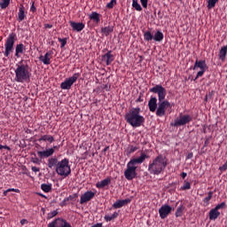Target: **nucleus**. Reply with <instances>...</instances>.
I'll return each instance as SVG.
<instances>
[{
    "label": "nucleus",
    "mask_w": 227,
    "mask_h": 227,
    "mask_svg": "<svg viewBox=\"0 0 227 227\" xmlns=\"http://www.w3.org/2000/svg\"><path fill=\"white\" fill-rule=\"evenodd\" d=\"M149 92L158 94V107H156V116L161 118L166 115V110L172 108V105L166 99L167 90L161 84H156L149 89Z\"/></svg>",
    "instance_id": "obj_1"
},
{
    "label": "nucleus",
    "mask_w": 227,
    "mask_h": 227,
    "mask_svg": "<svg viewBox=\"0 0 227 227\" xmlns=\"http://www.w3.org/2000/svg\"><path fill=\"white\" fill-rule=\"evenodd\" d=\"M150 156L147 155L145 153L142 152L141 155L137 158L131 159L129 163L127 164V169L124 171V176L128 181H132L137 177V164H143L145 160L149 159Z\"/></svg>",
    "instance_id": "obj_2"
},
{
    "label": "nucleus",
    "mask_w": 227,
    "mask_h": 227,
    "mask_svg": "<svg viewBox=\"0 0 227 227\" xmlns=\"http://www.w3.org/2000/svg\"><path fill=\"white\" fill-rule=\"evenodd\" d=\"M168 166V159L163 154H158L157 157L149 162L148 172L153 176L161 175Z\"/></svg>",
    "instance_id": "obj_3"
},
{
    "label": "nucleus",
    "mask_w": 227,
    "mask_h": 227,
    "mask_svg": "<svg viewBox=\"0 0 227 227\" xmlns=\"http://www.w3.org/2000/svg\"><path fill=\"white\" fill-rule=\"evenodd\" d=\"M139 106L131 108L125 115V120L133 128H140L145 124V118L140 114Z\"/></svg>",
    "instance_id": "obj_4"
},
{
    "label": "nucleus",
    "mask_w": 227,
    "mask_h": 227,
    "mask_svg": "<svg viewBox=\"0 0 227 227\" xmlns=\"http://www.w3.org/2000/svg\"><path fill=\"white\" fill-rule=\"evenodd\" d=\"M32 74L27 61H25V63L23 60L20 61L19 64H17V68L15 70V81L20 83L28 82Z\"/></svg>",
    "instance_id": "obj_5"
},
{
    "label": "nucleus",
    "mask_w": 227,
    "mask_h": 227,
    "mask_svg": "<svg viewBox=\"0 0 227 227\" xmlns=\"http://www.w3.org/2000/svg\"><path fill=\"white\" fill-rule=\"evenodd\" d=\"M56 173L64 177H67L71 174V167L69 166V160L67 158L59 161L56 167Z\"/></svg>",
    "instance_id": "obj_6"
},
{
    "label": "nucleus",
    "mask_w": 227,
    "mask_h": 227,
    "mask_svg": "<svg viewBox=\"0 0 227 227\" xmlns=\"http://www.w3.org/2000/svg\"><path fill=\"white\" fill-rule=\"evenodd\" d=\"M192 121V117L190 114L182 115L179 114V117L174 120V122H170V126L172 127H182L189 124Z\"/></svg>",
    "instance_id": "obj_7"
},
{
    "label": "nucleus",
    "mask_w": 227,
    "mask_h": 227,
    "mask_svg": "<svg viewBox=\"0 0 227 227\" xmlns=\"http://www.w3.org/2000/svg\"><path fill=\"white\" fill-rule=\"evenodd\" d=\"M81 76L80 73H74L73 76L67 78L65 82H61L60 88L63 90H69L74 83L76 82L78 78Z\"/></svg>",
    "instance_id": "obj_8"
},
{
    "label": "nucleus",
    "mask_w": 227,
    "mask_h": 227,
    "mask_svg": "<svg viewBox=\"0 0 227 227\" xmlns=\"http://www.w3.org/2000/svg\"><path fill=\"white\" fill-rule=\"evenodd\" d=\"M15 38H16V34L12 33L6 40L5 51H4V56L6 58L9 57V55L11 54V52L13 50V46H14V43H15Z\"/></svg>",
    "instance_id": "obj_9"
},
{
    "label": "nucleus",
    "mask_w": 227,
    "mask_h": 227,
    "mask_svg": "<svg viewBox=\"0 0 227 227\" xmlns=\"http://www.w3.org/2000/svg\"><path fill=\"white\" fill-rule=\"evenodd\" d=\"M60 147H61V145H54L53 147L44 151H37V155L41 158V160L49 158L53 155V153H55V150L59 151Z\"/></svg>",
    "instance_id": "obj_10"
},
{
    "label": "nucleus",
    "mask_w": 227,
    "mask_h": 227,
    "mask_svg": "<svg viewBox=\"0 0 227 227\" xmlns=\"http://www.w3.org/2000/svg\"><path fill=\"white\" fill-rule=\"evenodd\" d=\"M48 227H72V225L66 219L58 217L52 222L49 223Z\"/></svg>",
    "instance_id": "obj_11"
},
{
    "label": "nucleus",
    "mask_w": 227,
    "mask_h": 227,
    "mask_svg": "<svg viewBox=\"0 0 227 227\" xmlns=\"http://www.w3.org/2000/svg\"><path fill=\"white\" fill-rule=\"evenodd\" d=\"M172 207L168 204L161 205V207L158 209V213L160 214V218L166 219L168 215L171 213Z\"/></svg>",
    "instance_id": "obj_12"
},
{
    "label": "nucleus",
    "mask_w": 227,
    "mask_h": 227,
    "mask_svg": "<svg viewBox=\"0 0 227 227\" xmlns=\"http://www.w3.org/2000/svg\"><path fill=\"white\" fill-rule=\"evenodd\" d=\"M94 197H95L94 192L87 191L83 194H82L81 199H80V204L83 205V204L90 201L91 200H93Z\"/></svg>",
    "instance_id": "obj_13"
},
{
    "label": "nucleus",
    "mask_w": 227,
    "mask_h": 227,
    "mask_svg": "<svg viewBox=\"0 0 227 227\" xmlns=\"http://www.w3.org/2000/svg\"><path fill=\"white\" fill-rule=\"evenodd\" d=\"M114 61V56L112 54V51H108L102 56V62H106L107 67L111 66Z\"/></svg>",
    "instance_id": "obj_14"
},
{
    "label": "nucleus",
    "mask_w": 227,
    "mask_h": 227,
    "mask_svg": "<svg viewBox=\"0 0 227 227\" xmlns=\"http://www.w3.org/2000/svg\"><path fill=\"white\" fill-rule=\"evenodd\" d=\"M69 24H70L71 27L73 28L74 32L80 33L85 27V25L82 22L69 21Z\"/></svg>",
    "instance_id": "obj_15"
},
{
    "label": "nucleus",
    "mask_w": 227,
    "mask_h": 227,
    "mask_svg": "<svg viewBox=\"0 0 227 227\" xmlns=\"http://www.w3.org/2000/svg\"><path fill=\"white\" fill-rule=\"evenodd\" d=\"M131 202V199L127 198L125 200H119L113 204V207L115 209L121 208Z\"/></svg>",
    "instance_id": "obj_16"
},
{
    "label": "nucleus",
    "mask_w": 227,
    "mask_h": 227,
    "mask_svg": "<svg viewBox=\"0 0 227 227\" xmlns=\"http://www.w3.org/2000/svg\"><path fill=\"white\" fill-rule=\"evenodd\" d=\"M198 68L200 70H207L208 67L207 65L206 60H203V59L199 60L197 59V60H195V65H193V70H197Z\"/></svg>",
    "instance_id": "obj_17"
},
{
    "label": "nucleus",
    "mask_w": 227,
    "mask_h": 227,
    "mask_svg": "<svg viewBox=\"0 0 227 227\" xmlns=\"http://www.w3.org/2000/svg\"><path fill=\"white\" fill-rule=\"evenodd\" d=\"M51 55H52V51H49L45 53L44 56L41 55L39 57V60L41 62H43L45 66H49V65H51V58L50 57H51Z\"/></svg>",
    "instance_id": "obj_18"
},
{
    "label": "nucleus",
    "mask_w": 227,
    "mask_h": 227,
    "mask_svg": "<svg viewBox=\"0 0 227 227\" xmlns=\"http://www.w3.org/2000/svg\"><path fill=\"white\" fill-rule=\"evenodd\" d=\"M157 98L156 97H151L149 99L148 106H149V112L155 113L157 110Z\"/></svg>",
    "instance_id": "obj_19"
},
{
    "label": "nucleus",
    "mask_w": 227,
    "mask_h": 227,
    "mask_svg": "<svg viewBox=\"0 0 227 227\" xmlns=\"http://www.w3.org/2000/svg\"><path fill=\"white\" fill-rule=\"evenodd\" d=\"M25 19H26L25 7H24L23 4H20V6L19 8V13H18L17 20L19 22H22V21H24Z\"/></svg>",
    "instance_id": "obj_20"
},
{
    "label": "nucleus",
    "mask_w": 227,
    "mask_h": 227,
    "mask_svg": "<svg viewBox=\"0 0 227 227\" xmlns=\"http://www.w3.org/2000/svg\"><path fill=\"white\" fill-rule=\"evenodd\" d=\"M227 56V46H223L219 50L218 58L222 62H224Z\"/></svg>",
    "instance_id": "obj_21"
},
{
    "label": "nucleus",
    "mask_w": 227,
    "mask_h": 227,
    "mask_svg": "<svg viewBox=\"0 0 227 227\" xmlns=\"http://www.w3.org/2000/svg\"><path fill=\"white\" fill-rule=\"evenodd\" d=\"M110 184H111V178L107 177V178L101 180L100 182H98L96 186L98 189H103V188L108 186Z\"/></svg>",
    "instance_id": "obj_22"
},
{
    "label": "nucleus",
    "mask_w": 227,
    "mask_h": 227,
    "mask_svg": "<svg viewBox=\"0 0 227 227\" xmlns=\"http://www.w3.org/2000/svg\"><path fill=\"white\" fill-rule=\"evenodd\" d=\"M164 39V34L158 30L156 33H154V35H153V40L156 43H161Z\"/></svg>",
    "instance_id": "obj_23"
},
{
    "label": "nucleus",
    "mask_w": 227,
    "mask_h": 227,
    "mask_svg": "<svg viewBox=\"0 0 227 227\" xmlns=\"http://www.w3.org/2000/svg\"><path fill=\"white\" fill-rule=\"evenodd\" d=\"M221 213L219 210H216L215 208H212L209 210V220L215 221L219 216Z\"/></svg>",
    "instance_id": "obj_24"
},
{
    "label": "nucleus",
    "mask_w": 227,
    "mask_h": 227,
    "mask_svg": "<svg viewBox=\"0 0 227 227\" xmlns=\"http://www.w3.org/2000/svg\"><path fill=\"white\" fill-rule=\"evenodd\" d=\"M58 164H59V160H58V158L55 156V157H51L48 160V168H53L54 167H58Z\"/></svg>",
    "instance_id": "obj_25"
},
{
    "label": "nucleus",
    "mask_w": 227,
    "mask_h": 227,
    "mask_svg": "<svg viewBox=\"0 0 227 227\" xmlns=\"http://www.w3.org/2000/svg\"><path fill=\"white\" fill-rule=\"evenodd\" d=\"M101 15L97 12H92L90 15V20L94 21L96 24H99Z\"/></svg>",
    "instance_id": "obj_26"
},
{
    "label": "nucleus",
    "mask_w": 227,
    "mask_h": 227,
    "mask_svg": "<svg viewBox=\"0 0 227 227\" xmlns=\"http://www.w3.org/2000/svg\"><path fill=\"white\" fill-rule=\"evenodd\" d=\"M49 142L50 144H52L55 142V138L51 135H43L39 138V142Z\"/></svg>",
    "instance_id": "obj_27"
},
{
    "label": "nucleus",
    "mask_w": 227,
    "mask_h": 227,
    "mask_svg": "<svg viewBox=\"0 0 227 227\" xmlns=\"http://www.w3.org/2000/svg\"><path fill=\"white\" fill-rule=\"evenodd\" d=\"M24 51H26V49H25V46H24V44L23 43H19V44H17V46H16V50H15V56L17 57V58H20V54H23L24 53Z\"/></svg>",
    "instance_id": "obj_28"
},
{
    "label": "nucleus",
    "mask_w": 227,
    "mask_h": 227,
    "mask_svg": "<svg viewBox=\"0 0 227 227\" xmlns=\"http://www.w3.org/2000/svg\"><path fill=\"white\" fill-rule=\"evenodd\" d=\"M114 32V27L108 26L102 27L101 33L104 34L106 37L109 36Z\"/></svg>",
    "instance_id": "obj_29"
},
{
    "label": "nucleus",
    "mask_w": 227,
    "mask_h": 227,
    "mask_svg": "<svg viewBox=\"0 0 227 227\" xmlns=\"http://www.w3.org/2000/svg\"><path fill=\"white\" fill-rule=\"evenodd\" d=\"M184 210L185 207L184 205H179V207H177V209H176V217H182Z\"/></svg>",
    "instance_id": "obj_30"
},
{
    "label": "nucleus",
    "mask_w": 227,
    "mask_h": 227,
    "mask_svg": "<svg viewBox=\"0 0 227 227\" xmlns=\"http://www.w3.org/2000/svg\"><path fill=\"white\" fill-rule=\"evenodd\" d=\"M139 149L138 146H134L133 145H129V147L126 150L127 156H129L130 154L134 153Z\"/></svg>",
    "instance_id": "obj_31"
},
{
    "label": "nucleus",
    "mask_w": 227,
    "mask_h": 227,
    "mask_svg": "<svg viewBox=\"0 0 227 227\" xmlns=\"http://www.w3.org/2000/svg\"><path fill=\"white\" fill-rule=\"evenodd\" d=\"M41 189H42L43 192L48 193L51 191L52 184H41Z\"/></svg>",
    "instance_id": "obj_32"
},
{
    "label": "nucleus",
    "mask_w": 227,
    "mask_h": 227,
    "mask_svg": "<svg viewBox=\"0 0 227 227\" xmlns=\"http://www.w3.org/2000/svg\"><path fill=\"white\" fill-rule=\"evenodd\" d=\"M144 38L145 42H152L153 40V35L150 30L145 32Z\"/></svg>",
    "instance_id": "obj_33"
},
{
    "label": "nucleus",
    "mask_w": 227,
    "mask_h": 227,
    "mask_svg": "<svg viewBox=\"0 0 227 227\" xmlns=\"http://www.w3.org/2000/svg\"><path fill=\"white\" fill-rule=\"evenodd\" d=\"M118 216H119V213L115 211L112 215H105V220L106 222H111V221L116 219Z\"/></svg>",
    "instance_id": "obj_34"
},
{
    "label": "nucleus",
    "mask_w": 227,
    "mask_h": 227,
    "mask_svg": "<svg viewBox=\"0 0 227 227\" xmlns=\"http://www.w3.org/2000/svg\"><path fill=\"white\" fill-rule=\"evenodd\" d=\"M219 0H208L207 1V10H212L215 7Z\"/></svg>",
    "instance_id": "obj_35"
},
{
    "label": "nucleus",
    "mask_w": 227,
    "mask_h": 227,
    "mask_svg": "<svg viewBox=\"0 0 227 227\" xmlns=\"http://www.w3.org/2000/svg\"><path fill=\"white\" fill-rule=\"evenodd\" d=\"M213 195H214L213 191H209L207 192V197L204 198V200H203L204 203H206V206H207L209 204V201L212 200Z\"/></svg>",
    "instance_id": "obj_36"
},
{
    "label": "nucleus",
    "mask_w": 227,
    "mask_h": 227,
    "mask_svg": "<svg viewBox=\"0 0 227 227\" xmlns=\"http://www.w3.org/2000/svg\"><path fill=\"white\" fill-rule=\"evenodd\" d=\"M132 6H133V8L136 9V11H137V12H142V11H143L142 6L138 4V1H137V0H133Z\"/></svg>",
    "instance_id": "obj_37"
},
{
    "label": "nucleus",
    "mask_w": 227,
    "mask_h": 227,
    "mask_svg": "<svg viewBox=\"0 0 227 227\" xmlns=\"http://www.w3.org/2000/svg\"><path fill=\"white\" fill-rule=\"evenodd\" d=\"M10 5V0H2L0 2V7L2 10H5Z\"/></svg>",
    "instance_id": "obj_38"
},
{
    "label": "nucleus",
    "mask_w": 227,
    "mask_h": 227,
    "mask_svg": "<svg viewBox=\"0 0 227 227\" xmlns=\"http://www.w3.org/2000/svg\"><path fill=\"white\" fill-rule=\"evenodd\" d=\"M191 190V183L189 181H184V184L181 186V191H188Z\"/></svg>",
    "instance_id": "obj_39"
},
{
    "label": "nucleus",
    "mask_w": 227,
    "mask_h": 227,
    "mask_svg": "<svg viewBox=\"0 0 227 227\" xmlns=\"http://www.w3.org/2000/svg\"><path fill=\"white\" fill-rule=\"evenodd\" d=\"M58 214H59L58 210H53V211L48 213V215H47V219H48V220H51V219H52L53 217H55Z\"/></svg>",
    "instance_id": "obj_40"
},
{
    "label": "nucleus",
    "mask_w": 227,
    "mask_h": 227,
    "mask_svg": "<svg viewBox=\"0 0 227 227\" xmlns=\"http://www.w3.org/2000/svg\"><path fill=\"white\" fill-rule=\"evenodd\" d=\"M225 207H226V202L223 201V202L219 203L218 205H216V207H215V209L219 211V209H224Z\"/></svg>",
    "instance_id": "obj_41"
},
{
    "label": "nucleus",
    "mask_w": 227,
    "mask_h": 227,
    "mask_svg": "<svg viewBox=\"0 0 227 227\" xmlns=\"http://www.w3.org/2000/svg\"><path fill=\"white\" fill-rule=\"evenodd\" d=\"M116 4H117V0H111V2L107 4L106 8L112 10Z\"/></svg>",
    "instance_id": "obj_42"
},
{
    "label": "nucleus",
    "mask_w": 227,
    "mask_h": 227,
    "mask_svg": "<svg viewBox=\"0 0 227 227\" xmlns=\"http://www.w3.org/2000/svg\"><path fill=\"white\" fill-rule=\"evenodd\" d=\"M58 41H59V43H61V49H63V48L67 45V38H61V37H59V38H58Z\"/></svg>",
    "instance_id": "obj_43"
},
{
    "label": "nucleus",
    "mask_w": 227,
    "mask_h": 227,
    "mask_svg": "<svg viewBox=\"0 0 227 227\" xmlns=\"http://www.w3.org/2000/svg\"><path fill=\"white\" fill-rule=\"evenodd\" d=\"M31 162L36 165H40L41 160L35 154V156L31 158Z\"/></svg>",
    "instance_id": "obj_44"
},
{
    "label": "nucleus",
    "mask_w": 227,
    "mask_h": 227,
    "mask_svg": "<svg viewBox=\"0 0 227 227\" xmlns=\"http://www.w3.org/2000/svg\"><path fill=\"white\" fill-rule=\"evenodd\" d=\"M176 185H177L176 182H172V183L168 184V188H170L171 192H176Z\"/></svg>",
    "instance_id": "obj_45"
},
{
    "label": "nucleus",
    "mask_w": 227,
    "mask_h": 227,
    "mask_svg": "<svg viewBox=\"0 0 227 227\" xmlns=\"http://www.w3.org/2000/svg\"><path fill=\"white\" fill-rule=\"evenodd\" d=\"M220 172H225L227 170V160L218 168Z\"/></svg>",
    "instance_id": "obj_46"
},
{
    "label": "nucleus",
    "mask_w": 227,
    "mask_h": 227,
    "mask_svg": "<svg viewBox=\"0 0 227 227\" xmlns=\"http://www.w3.org/2000/svg\"><path fill=\"white\" fill-rule=\"evenodd\" d=\"M78 198V193H74L72 195H69L68 197H67V200L68 201H72L74 200V199H77Z\"/></svg>",
    "instance_id": "obj_47"
},
{
    "label": "nucleus",
    "mask_w": 227,
    "mask_h": 227,
    "mask_svg": "<svg viewBox=\"0 0 227 227\" xmlns=\"http://www.w3.org/2000/svg\"><path fill=\"white\" fill-rule=\"evenodd\" d=\"M67 202H68V200H67V198L66 197V198L60 202L59 206H60L61 207H66V206H67Z\"/></svg>",
    "instance_id": "obj_48"
},
{
    "label": "nucleus",
    "mask_w": 227,
    "mask_h": 227,
    "mask_svg": "<svg viewBox=\"0 0 227 227\" xmlns=\"http://www.w3.org/2000/svg\"><path fill=\"white\" fill-rule=\"evenodd\" d=\"M206 71H207V69H200V71H199V73H197V78L202 77Z\"/></svg>",
    "instance_id": "obj_49"
},
{
    "label": "nucleus",
    "mask_w": 227,
    "mask_h": 227,
    "mask_svg": "<svg viewBox=\"0 0 227 227\" xmlns=\"http://www.w3.org/2000/svg\"><path fill=\"white\" fill-rule=\"evenodd\" d=\"M142 6L146 9L148 6V0H140Z\"/></svg>",
    "instance_id": "obj_50"
},
{
    "label": "nucleus",
    "mask_w": 227,
    "mask_h": 227,
    "mask_svg": "<svg viewBox=\"0 0 227 227\" xmlns=\"http://www.w3.org/2000/svg\"><path fill=\"white\" fill-rule=\"evenodd\" d=\"M7 192H17V193H20V189H16V188H9V189H7Z\"/></svg>",
    "instance_id": "obj_51"
},
{
    "label": "nucleus",
    "mask_w": 227,
    "mask_h": 227,
    "mask_svg": "<svg viewBox=\"0 0 227 227\" xmlns=\"http://www.w3.org/2000/svg\"><path fill=\"white\" fill-rule=\"evenodd\" d=\"M31 169H32V171H33L34 173H35V174L38 173V172H40V168L35 167V166H32Z\"/></svg>",
    "instance_id": "obj_52"
},
{
    "label": "nucleus",
    "mask_w": 227,
    "mask_h": 227,
    "mask_svg": "<svg viewBox=\"0 0 227 227\" xmlns=\"http://www.w3.org/2000/svg\"><path fill=\"white\" fill-rule=\"evenodd\" d=\"M192 158H193V153L192 152L188 153V154L186 155V160H192Z\"/></svg>",
    "instance_id": "obj_53"
},
{
    "label": "nucleus",
    "mask_w": 227,
    "mask_h": 227,
    "mask_svg": "<svg viewBox=\"0 0 227 227\" xmlns=\"http://www.w3.org/2000/svg\"><path fill=\"white\" fill-rule=\"evenodd\" d=\"M30 12L35 13L36 12V7L35 6V3H32V6L30 8Z\"/></svg>",
    "instance_id": "obj_54"
},
{
    "label": "nucleus",
    "mask_w": 227,
    "mask_h": 227,
    "mask_svg": "<svg viewBox=\"0 0 227 227\" xmlns=\"http://www.w3.org/2000/svg\"><path fill=\"white\" fill-rule=\"evenodd\" d=\"M20 223H21V225H25V224L28 223V221H27V219L23 218V219L20 220Z\"/></svg>",
    "instance_id": "obj_55"
},
{
    "label": "nucleus",
    "mask_w": 227,
    "mask_h": 227,
    "mask_svg": "<svg viewBox=\"0 0 227 227\" xmlns=\"http://www.w3.org/2000/svg\"><path fill=\"white\" fill-rule=\"evenodd\" d=\"M214 95H215V91H214V90H211V92H209V94H207V98H208L209 99H212V98L214 97Z\"/></svg>",
    "instance_id": "obj_56"
},
{
    "label": "nucleus",
    "mask_w": 227,
    "mask_h": 227,
    "mask_svg": "<svg viewBox=\"0 0 227 227\" xmlns=\"http://www.w3.org/2000/svg\"><path fill=\"white\" fill-rule=\"evenodd\" d=\"M144 101V99L142 98V93H140V96H139V98L136 100V103H141V102H143Z\"/></svg>",
    "instance_id": "obj_57"
},
{
    "label": "nucleus",
    "mask_w": 227,
    "mask_h": 227,
    "mask_svg": "<svg viewBox=\"0 0 227 227\" xmlns=\"http://www.w3.org/2000/svg\"><path fill=\"white\" fill-rule=\"evenodd\" d=\"M90 227H103V223H98L93 224Z\"/></svg>",
    "instance_id": "obj_58"
},
{
    "label": "nucleus",
    "mask_w": 227,
    "mask_h": 227,
    "mask_svg": "<svg viewBox=\"0 0 227 227\" xmlns=\"http://www.w3.org/2000/svg\"><path fill=\"white\" fill-rule=\"evenodd\" d=\"M44 28L45 29H47V28L51 29V28H52V25L51 24H44Z\"/></svg>",
    "instance_id": "obj_59"
},
{
    "label": "nucleus",
    "mask_w": 227,
    "mask_h": 227,
    "mask_svg": "<svg viewBox=\"0 0 227 227\" xmlns=\"http://www.w3.org/2000/svg\"><path fill=\"white\" fill-rule=\"evenodd\" d=\"M110 89H111V87L108 86V84H105L104 90H106V91H110Z\"/></svg>",
    "instance_id": "obj_60"
},
{
    "label": "nucleus",
    "mask_w": 227,
    "mask_h": 227,
    "mask_svg": "<svg viewBox=\"0 0 227 227\" xmlns=\"http://www.w3.org/2000/svg\"><path fill=\"white\" fill-rule=\"evenodd\" d=\"M210 141L209 139H206V141H204V147H207L209 145Z\"/></svg>",
    "instance_id": "obj_61"
},
{
    "label": "nucleus",
    "mask_w": 227,
    "mask_h": 227,
    "mask_svg": "<svg viewBox=\"0 0 227 227\" xmlns=\"http://www.w3.org/2000/svg\"><path fill=\"white\" fill-rule=\"evenodd\" d=\"M186 176H187V173L186 172L181 173V178L185 179Z\"/></svg>",
    "instance_id": "obj_62"
},
{
    "label": "nucleus",
    "mask_w": 227,
    "mask_h": 227,
    "mask_svg": "<svg viewBox=\"0 0 227 227\" xmlns=\"http://www.w3.org/2000/svg\"><path fill=\"white\" fill-rule=\"evenodd\" d=\"M3 149H5V150H7V151H11V147L10 146H8V145H3Z\"/></svg>",
    "instance_id": "obj_63"
},
{
    "label": "nucleus",
    "mask_w": 227,
    "mask_h": 227,
    "mask_svg": "<svg viewBox=\"0 0 227 227\" xmlns=\"http://www.w3.org/2000/svg\"><path fill=\"white\" fill-rule=\"evenodd\" d=\"M160 13H161V12H160V11H158V17L160 18V20H162V15H160Z\"/></svg>",
    "instance_id": "obj_64"
}]
</instances>
